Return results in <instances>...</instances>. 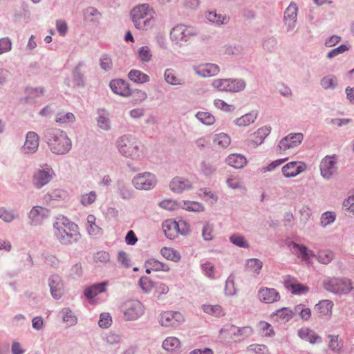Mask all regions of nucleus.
<instances>
[{
    "label": "nucleus",
    "mask_w": 354,
    "mask_h": 354,
    "mask_svg": "<svg viewBox=\"0 0 354 354\" xmlns=\"http://www.w3.org/2000/svg\"><path fill=\"white\" fill-rule=\"evenodd\" d=\"M53 234L64 245L77 241L80 236L78 226L65 217L58 218L53 224Z\"/></svg>",
    "instance_id": "1"
},
{
    "label": "nucleus",
    "mask_w": 354,
    "mask_h": 354,
    "mask_svg": "<svg viewBox=\"0 0 354 354\" xmlns=\"http://www.w3.org/2000/svg\"><path fill=\"white\" fill-rule=\"evenodd\" d=\"M134 26L142 30L151 29L156 24V12L149 4L145 3L134 7L131 12Z\"/></svg>",
    "instance_id": "2"
},
{
    "label": "nucleus",
    "mask_w": 354,
    "mask_h": 354,
    "mask_svg": "<svg viewBox=\"0 0 354 354\" xmlns=\"http://www.w3.org/2000/svg\"><path fill=\"white\" fill-rule=\"evenodd\" d=\"M116 147L122 156L131 159H138L145 152L144 145L132 136H120L116 141Z\"/></svg>",
    "instance_id": "3"
},
{
    "label": "nucleus",
    "mask_w": 354,
    "mask_h": 354,
    "mask_svg": "<svg viewBox=\"0 0 354 354\" xmlns=\"http://www.w3.org/2000/svg\"><path fill=\"white\" fill-rule=\"evenodd\" d=\"M45 138L48 147L54 153L64 154L71 147L70 139L62 130L57 129H48L46 132Z\"/></svg>",
    "instance_id": "4"
},
{
    "label": "nucleus",
    "mask_w": 354,
    "mask_h": 354,
    "mask_svg": "<svg viewBox=\"0 0 354 354\" xmlns=\"http://www.w3.org/2000/svg\"><path fill=\"white\" fill-rule=\"evenodd\" d=\"M253 333L250 326L237 327L226 325L220 330V338L224 341H241L250 337Z\"/></svg>",
    "instance_id": "5"
},
{
    "label": "nucleus",
    "mask_w": 354,
    "mask_h": 354,
    "mask_svg": "<svg viewBox=\"0 0 354 354\" xmlns=\"http://www.w3.org/2000/svg\"><path fill=\"white\" fill-rule=\"evenodd\" d=\"M165 236L169 239H174L180 234L186 235L190 231L189 224L184 221H176L174 219H167L162 224Z\"/></svg>",
    "instance_id": "6"
},
{
    "label": "nucleus",
    "mask_w": 354,
    "mask_h": 354,
    "mask_svg": "<svg viewBox=\"0 0 354 354\" xmlns=\"http://www.w3.org/2000/svg\"><path fill=\"white\" fill-rule=\"evenodd\" d=\"M196 28L184 24H179L174 27L170 32V38L176 44L182 46L187 42L192 37L198 35Z\"/></svg>",
    "instance_id": "7"
},
{
    "label": "nucleus",
    "mask_w": 354,
    "mask_h": 354,
    "mask_svg": "<svg viewBox=\"0 0 354 354\" xmlns=\"http://www.w3.org/2000/svg\"><path fill=\"white\" fill-rule=\"evenodd\" d=\"M121 309L127 320H136L145 313L143 305L138 300L135 299L124 302Z\"/></svg>",
    "instance_id": "8"
},
{
    "label": "nucleus",
    "mask_w": 354,
    "mask_h": 354,
    "mask_svg": "<svg viewBox=\"0 0 354 354\" xmlns=\"http://www.w3.org/2000/svg\"><path fill=\"white\" fill-rule=\"evenodd\" d=\"M324 287L326 290L336 294H346L353 288L350 280L337 278L326 280Z\"/></svg>",
    "instance_id": "9"
},
{
    "label": "nucleus",
    "mask_w": 354,
    "mask_h": 354,
    "mask_svg": "<svg viewBox=\"0 0 354 354\" xmlns=\"http://www.w3.org/2000/svg\"><path fill=\"white\" fill-rule=\"evenodd\" d=\"M160 324L167 328H177L185 322V317L178 311H165L160 316Z\"/></svg>",
    "instance_id": "10"
},
{
    "label": "nucleus",
    "mask_w": 354,
    "mask_h": 354,
    "mask_svg": "<svg viewBox=\"0 0 354 354\" xmlns=\"http://www.w3.org/2000/svg\"><path fill=\"white\" fill-rule=\"evenodd\" d=\"M133 183L136 189L147 190L155 186L156 179L153 174L151 173H144L134 177Z\"/></svg>",
    "instance_id": "11"
},
{
    "label": "nucleus",
    "mask_w": 354,
    "mask_h": 354,
    "mask_svg": "<svg viewBox=\"0 0 354 354\" xmlns=\"http://www.w3.org/2000/svg\"><path fill=\"white\" fill-rule=\"evenodd\" d=\"M304 136L301 133H290L279 141L278 147L281 152L297 147L302 141Z\"/></svg>",
    "instance_id": "12"
},
{
    "label": "nucleus",
    "mask_w": 354,
    "mask_h": 354,
    "mask_svg": "<svg viewBox=\"0 0 354 354\" xmlns=\"http://www.w3.org/2000/svg\"><path fill=\"white\" fill-rule=\"evenodd\" d=\"M54 176L53 169H39L32 176V182L35 187L41 189L49 183Z\"/></svg>",
    "instance_id": "13"
},
{
    "label": "nucleus",
    "mask_w": 354,
    "mask_h": 354,
    "mask_svg": "<svg viewBox=\"0 0 354 354\" xmlns=\"http://www.w3.org/2000/svg\"><path fill=\"white\" fill-rule=\"evenodd\" d=\"M306 169V165L305 163L292 161L285 165L281 169V172L285 177L292 178L302 173Z\"/></svg>",
    "instance_id": "14"
},
{
    "label": "nucleus",
    "mask_w": 354,
    "mask_h": 354,
    "mask_svg": "<svg viewBox=\"0 0 354 354\" xmlns=\"http://www.w3.org/2000/svg\"><path fill=\"white\" fill-rule=\"evenodd\" d=\"M336 160L334 156H326L320 163V171L325 178H330L336 171Z\"/></svg>",
    "instance_id": "15"
},
{
    "label": "nucleus",
    "mask_w": 354,
    "mask_h": 354,
    "mask_svg": "<svg viewBox=\"0 0 354 354\" xmlns=\"http://www.w3.org/2000/svg\"><path fill=\"white\" fill-rule=\"evenodd\" d=\"M258 297L261 301L266 304L276 302L280 299V295L277 290L266 287L259 289Z\"/></svg>",
    "instance_id": "16"
},
{
    "label": "nucleus",
    "mask_w": 354,
    "mask_h": 354,
    "mask_svg": "<svg viewBox=\"0 0 354 354\" xmlns=\"http://www.w3.org/2000/svg\"><path fill=\"white\" fill-rule=\"evenodd\" d=\"M39 144V136L33 131H29L26 134V141L22 148L23 151L28 154L33 153L37 150Z\"/></svg>",
    "instance_id": "17"
},
{
    "label": "nucleus",
    "mask_w": 354,
    "mask_h": 354,
    "mask_svg": "<svg viewBox=\"0 0 354 354\" xmlns=\"http://www.w3.org/2000/svg\"><path fill=\"white\" fill-rule=\"evenodd\" d=\"M286 288L291 290V292L295 295H301L306 293L309 291V288L301 283H299L296 279L288 276L284 281Z\"/></svg>",
    "instance_id": "18"
},
{
    "label": "nucleus",
    "mask_w": 354,
    "mask_h": 354,
    "mask_svg": "<svg viewBox=\"0 0 354 354\" xmlns=\"http://www.w3.org/2000/svg\"><path fill=\"white\" fill-rule=\"evenodd\" d=\"M270 127L265 126L258 129L251 135V138L248 140L249 145L252 147H257L263 143L265 138L270 133Z\"/></svg>",
    "instance_id": "19"
},
{
    "label": "nucleus",
    "mask_w": 354,
    "mask_h": 354,
    "mask_svg": "<svg viewBox=\"0 0 354 354\" xmlns=\"http://www.w3.org/2000/svg\"><path fill=\"white\" fill-rule=\"evenodd\" d=\"M290 246L292 252L297 255L298 258L307 263H310L311 257H314V254L312 250H308L303 245H299L295 243H292Z\"/></svg>",
    "instance_id": "20"
},
{
    "label": "nucleus",
    "mask_w": 354,
    "mask_h": 354,
    "mask_svg": "<svg viewBox=\"0 0 354 354\" xmlns=\"http://www.w3.org/2000/svg\"><path fill=\"white\" fill-rule=\"evenodd\" d=\"M50 293L55 299H59L64 293V284L59 276L52 275L49 278Z\"/></svg>",
    "instance_id": "21"
},
{
    "label": "nucleus",
    "mask_w": 354,
    "mask_h": 354,
    "mask_svg": "<svg viewBox=\"0 0 354 354\" xmlns=\"http://www.w3.org/2000/svg\"><path fill=\"white\" fill-rule=\"evenodd\" d=\"M194 71L198 75L207 77L217 75L220 69L216 64L207 63L194 67Z\"/></svg>",
    "instance_id": "22"
},
{
    "label": "nucleus",
    "mask_w": 354,
    "mask_h": 354,
    "mask_svg": "<svg viewBox=\"0 0 354 354\" xmlns=\"http://www.w3.org/2000/svg\"><path fill=\"white\" fill-rule=\"evenodd\" d=\"M298 336L311 344H320L322 342V338L319 335L307 327L300 328L298 330Z\"/></svg>",
    "instance_id": "23"
},
{
    "label": "nucleus",
    "mask_w": 354,
    "mask_h": 354,
    "mask_svg": "<svg viewBox=\"0 0 354 354\" xmlns=\"http://www.w3.org/2000/svg\"><path fill=\"white\" fill-rule=\"evenodd\" d=\"M110 87L113 93L121 96H129L131 94L129 84L122 80H112Z\"/></svg>",
    "instance_id": "24"
},
{
    "label": "nucleus",
    "mask_w": 354,
    "mask_h": 354,
    "mask_svg": "<svg viewBox=\"0 0 354 354\" xmlns=\"http://www.w3.org/2000/svg\"><path fill=\"white\" fill-rule=\"evenodd\" d=\"M145 267L147 274H150L151 272H168L170 270L167 264L154 259L146 261Z\"/></svg>",
    "instance_id": "25"
},
{
    "label": "nucleus",
    "mask_w": 354,
    "mask_h": 354,
    "mask_svg": "<svg viewBox=\"0 0 354 354\" xmlns=\"http://www.w3.org/2000/svg\"><path fill=\"white\" fill-rule=\"evenodd\" d=\"M107 285L108 282L104 281L88 287L84 290V295L91 302H93V299L96 295L106 291Z\"/></svg>",
    "instance_id": "26"
},
{
    "label": "nucleus",
    "mask_w": 354,
    "mask_h": 354,
    "mask_svg": "<svg viewBox=\"0 0 354 354\" xmlns=\"http://www.w3.org/2000/svg\"><path fill=\"white\" fill-rule=\"evenodd\" d=\"M333 302L328 299L320 301L315 306V310L320 317H330L332 315Z\"/></svg>",
    "instance_id": "27"
},
{
    "label": "nucleus",
    "mask_w": 354,
    "mask_h": 354,
    "mask_svg": "<svg viewBox=\"0 0 354 354\" xmlns=\"http://www.w3.org/2000/svg\"><path fill=\"white\" fill-rule=\"evenodd\" d=\"M192 184L187 180L180 177L174 178L170 183L171 190L176 193H180L192 188Z\"/></svg>",
    "instance_id": "28"
},
{
    "label": "nucleus",
    "mask_w": 354,
    "mask_h": 354,
    "mask_svg": "<svg viewBox=\"0 0 354 354\" xmlns=\"http://www.w3.org/2000/svg\"><path fill=\"white\" fill-rule=\"evenodd\" d=\"M226 162L231 167L236 169L243 168L247 164V159L245 156L238 153L230 154L226 159Z\"/></svg>",
    "instance_id": "29"
},
{
    "label": "nucleus",
    "mask_w": 354,
    "mask_h": 354,
    "mask_svg": "<svg viewBox=\"0 0 354 354\" xmlns=\"http://www.w3.org/2000/svg\"><path fill=\"white\" fill-rule=\"evenodd\" d=\"M297 6L295 3H291L285 10L284 21L288 26H291L295 23L297 16Z\"/></svg>",
    "instance_id": "30"
},
{
    "label": "nucleus",
    "mask_w": 354,
    "mask_h": 354,
    "mask_svg": "<svg viewBox=\"0 0 354 354\" xmlns=\"http://www.w3.org/2000/svg\"><path fill=\"white\" fill-rule=\"evenodd\" d=\"M181 346L180 340L176 337H168L162 342V347L169 353L178 351Z\"/></svg>",
    "instance_id": "31"
},
{
    "label": "nucleus",
    "mask_w": 354,
    "mask_h": 354,
    "mask_svg": "<svg viewBox=\"0 0 354 354\" xmlns=\"http://www.w3.org/2000/svg\"><path fill=\"white\" fill-rule=\"evenodd\" d=\"M48 214V209L41 206H35L30 210L29 216L32 221L37 222L47 217Z\"/></svg>",
    "instance_id": "32"
},
{
    "label": "nucleus",
    "mask_w": 354,
    "mask_h": 354,
    "mask_svg": "<svg viewBox=\"0 0 354 354\" xmlns=\"http://www.w3.org/2000/svg\"><path fill=\"white\" fill-rule=\"evenodd\" d=\"M257 117V113L256 112L248 113L236 119L234 123L238 127H245L254 123Z\"/></svg>",
    "instance_id": "33"
},
{
    "label": "nucleus",
    "mask_w": 354,
    "mask_h": 354,
    "mask_svg": "<svg viewBox=\"0 0 354 354\" xmlns=\"http://www.w3.org/2000/svg\"><path fill=\"white\" fill-rule=\"evenodd\" d=\"M258 333L262 337H274L275 333L273 327L265 321H261L257 326Z\"/></svg>",
    "instance_id": "34"
},
{
    "label": "nucleus",
    "mask_w": 354,
    "mask_h": 354,
    "mask_svg": "<svg viewBox=\"0 0 354 354\" xmlns=\"http://www.w3.org/2000/svg\"><path fill=\"white\" fill-rule=\"evenodd\" d=\"M160 253L165 259L174 262H178L181 259L180 252L172 248L164 247L161 249Z\"/></svg>",
    "instance_id": "35"
},
{
    "label": "nucleus",
    "mask_w": 354,
    "mask_h": 354,
    "mask_svg": "<svg viewBox=\"0 0 354 354\" xmlns=\"http://www.w3.org/2000/svg\"><path fill=\"white\" fill-rule=\"evenodd\" d=\"M202 309L204 313L215 316V317H221L224 315V311L223 308L218 304H205L202 306Z\"/></svg>",
    "instance_id": "36"
},
{
    "label": "nucleus",
    "mask_w": 354,
    "mask_h": 354,
    "mask_svg": "<svg viewBox=\"0 0 354 354\" xmlns=\"http://www.w3.org/2000/svg\"><path fill=\"white\" fill-rule=\"evenodd\" d=\"M165 79L167 83L171 85H181L184 82L183 80L172 69L165 71Z\"/></svg>",
    "instance_id": "37"
},
{
    "label": "nucleus",
    "mask_w": 354,
    "mask_h": 354,
    "mask_svg": "<svg viewBox=\"0 0 354 354\" xmlns=\"http://www.w3.org/2000/svg\"><path fill=\"white\" fill-rule=\"evenodd\" d=\"M128 76L131 81L138 83H145L149 81V75L138 70H131Z\"/></svg>",
    "instance_id": "38"
},
{
    "label": "nucleus",
    "mask_w": 354,
    "mask_h": 354,
    "mask_svg": "<svg viewBox=\"0 0 354 354\" xmlns=\"http://www.w3.org/2000/svg\"><path fill=\"white\" fill-rule=\"evenodd\" d=\"M213 142L215 146L220 148H225L230 145L231 139L227 134L221 133L214 136Z\"/></svg>",
    "instance_id": "39"
},
{
    "label": "nucleus",
    "mask_w": 354,
    "mask_h": 354,
    "mask_svg": "<svg viewBox=\"0 0 354 354\" xmlns=\"http://www.w3.org/2000/svg\"><path fill=\"white\" fill-rule=\"evenodd\" d=\"M328 338L329 339L328 348L334 353H340L343 344L341 341H339L338 335H329Z\"/></svg>",
    "instance_id": "40"
},
{
    "label": "nucleus",
    "mask_w": 354,
    "mask_h": 354,
    "mask_svg": "<svg viewBox=\"0 0 354 354\" xmlns=\"http://www.w3.org/2000/svg\"><path fill=\"white\" fill-rule=\"evenodd\" d=\"M84 18L88 21L98 22L101 18V14L95 8L89 7L84 12Z\"/></svg>",
    "instance_id": "41"
},
{
    "label": "nucleus",
    "mask_w": 354,
    "mask_h": 354,
    "mask_svg": "<svg viewBox=\"0 0 354 354\" xmlns=\"http://www.w3.org/2000/svg\"><path fill=\"white\" fill-rule=\"evenodd\" d=\"M227 91L230 92H239L245 87V82L241 80L229 79Z\"/></svg>",
    "instance_id": "42"
},
{
    "label": "nucleus",
    "mask_w": 354,
    "mask_h": 354,
    "mask_svg": "<svg viewBox=\"0 0 354 354\" xmlns=\"http://www.w3.org/2000/svg\"><path fill=\"white\" fill-rule=\"evenodd\" d=\"M277 320L282 322H288L292 317V311L288 308H282L276 311Z\"/></svg>",
    "instance_id": "43"
},
{
    "label": "nucleus",
    "mask_w": 354,
    "mask_h": 354,
    "mask_svg": "<svg viewBox=\"0 0 354 354\" xmlns=\"http://www.w3.org/2000/svg\"><path fill=\"white\" fill-rule=\"evenodd\" d=\"M75 115L72 113H58L56 115L55 122L59 124H68L75 121Z\"/></svg>",
    "instance_id": "44"
},
{
    "label": "nucleus",
    "mask_w": 354,
    "mask_h": 354,
    "mask_svg": "<svg viewBox=\"0 0 354 354\" xmlns=\"http://www.w3.org/2000/svg\"><path fill=\"white\" fill-rule=\"evenodd\" d=\"M63 317V321L68 325V326H73L76 324L77 322V318L73 315L71 309L68 308H64L62 309L61 312Z\"/></svg>",
    "instance_id": "45"
},
{
    "label": "nucleus",
    "mask_w": 354,
    "mask_h": 354,
    "mask_svg": "<svg viewBox=\"0 0 354 354\" xmlns=\"http://www.w3.org/2000/svg\"><path fill=\"white\" fill-rule=\"evenodd\" d=\"M181 206L183 209L192 212H202L204 209L202 204L195 201H185Z\"/></svg>",
    "instance_id": "46"
},
{
    "label": "nucleus",
    "mask_w": 354,
    "mask_h": 354,
    "mask_svg": "<svg viewBox=\"0 0 354 354\" xmlns=\"http://www.w3.org/2000/svg\"><path fill=\"white\" fill-rule=\"evenodd\" d=\"M95 221L94 215L90 214L87 216L88 232L91 235H96L101 232V229L95 225Z\"/></svg>",
    "instance_id": "47"
},
{
    "label": "nucleus",
    "mask_w": 354,
    "mask_h": 354,
    "mask_svg": "<svg viewBox=\"0 0 354 354\" xmlns=\"http://www.w3.org/2000/svg\"><path fill=\"white\" fill-rule=\"evenodd\" d=\"M333 252L329 250H324L319 252L317 254V260L321 263L328 264L333 259Z\"/></svg>",
    "instance_id": "48"
},
{
    "label": "nucleus",
    "mask_w": 354,
    "mask_h": 354,
    "mask_svg": "<svg viewBox=\"0 0 354 354\" xmlns=\"http://www.w3.org/2000/svg\"><path fill=\"white\" fill-rule=\"evenodd\" d=\"M207 19L218 25L225 24L228 21V18L218 15L216 12H209L207 15Z\"/></svg>",
    "instance_id": "49"
},
{
    "label": "nucleus",
    "mask_w": 354,
    "mask_h": 354,
    "mask_svg": "<svg viewBox=\"0 0 354 354\" xmlns=\"http://www.w3.org/2000/svg\"><path fill=\"white\" fill-rule=\"evenodd\" d=\"M247 268L256 274H259L262 268L263 263L258 259H250L246 263Z\"/></svg>",
    "instance_id": "50"
},
{
    "label": "nucleus",
    "mask_w": 354,
    "mask_h": 354,
    "mask_svg": "<svg viewBox=\"0 0 354 354\" xmlns=\"http://www.w3.org/2000/svg\"><path fill=\"white\" fill-rule=\"evenodd\" d=\"M197 118L206 125H211L214 123V117L208 112H198L196 115Z\"/></svg>",
    "instance_id": "51"
},
{
    "label": "nucleus",
    "mask_w": 354,
    "mask_h": 354,
    "mask_svg": "<svg viewBox=\"0 0 354 354\" xmlns=\"http://www.w3.org/2000/svg\"><path fill=\"white\" fill-rule=\"evenodd\" d=\"M96 197V193L95 192H91L88 194H82L80 201L84 206L89 205L95 201Z\"/></svg>",
    "instance_id": "52"
},
{
    "label": "nucleus",
    "mask_w": 354,
    "mask_h": 354,
    "mask_svg": "<svg viewBox=\"0 0 354 354\" xmlns=\"http://www.w3.org/2000/svg\"><path fill=\"white\" fill-rule=\"evenodd\" d=\"M93 259L97 263H106L109 261L110 255L109 252L102 250L94 255Z\"/></svg>",
    "instance_id": "53"
},
{
    "label": "nucleus",
    "mask_w": 354,
    "mask_h": 354,
    "mask_svg": "<svg viewBox=\"0 0 354 354\" xmlns=\"http://www.w3.org/2000/svg\"><path fill=\"white\" fill-rule=\"evenodd\" d=\"M229 79H217L212 82L213 86L218 91H227Z\"/></svg>",
    "instance_id": "54"
},
{
    "label": "nucleus",
    "mask_w": 354,
    "mask_h": 354,
    "mask_svg": "<svg viewBox=\"0 0 354 354\" xmlns=\"http://www.w3.org/2000/svg\"><path fill=\"white\" fill-rule=\"evenodd\" d=\"M295 313L300 315L301 319L308 320L311 316V310L308 308H305L303 305H298L295 308Z\"/></svg>",
    "instance_id": "55"
},
{
    "label": "nucleus",
    "mask_w": 354,
    "mask_h": 354,
    "mask_svg": "<svg viewBox=\"0 0 354 354\" xmlns=\"http://www.w3.org/2000/svg\"><path fill=\"white\" fill-rule=\"evenodd\" d=\"M215 106L225 111H232L234 109V106L232 104H227L221 99H216L214 102Z\"/></svg>",
    "instance_id": "56"
},
{
    "label": "nucleus",
    "mask_w": 354,
    "mask_h": 354,
    "mask_svg": "<svg viewBox=\"0 0 354 354\" xmlns=\"http://www.w3.org/2000/svg\"><path fill=\"white\" fill-rule=\"evenodd\" d=\"M138 57L142 62H149L151 59V54L148 46H142L138 50Z\"/></svg>",
    "instance_id": "57"
},
{
    "label": "nucleus",
    "mask_w": 354,
    "mask_h": 354,
    "mask_svg": "<svg viewBox=\"0 0 354 354\" xmlns=\"http://www.w3.org/2000/svg\"><path fill=\"white\" fill-rule=\"evenodd\" d=\"M202 269L205 274L212 279L215 278V268L210 262H206L202 265Z\"/></svg>",
    "instance_id": "58"
},
{
    "label": "nucleus",
    "mask_w": 354,
    "mask_h": 354,
    "mask_svg": "<svg viewBox=\"0 0 354 354\" xmlns=\"http://www.w3.org/2000/svg\"><path fill=\"white\" fill-rule=\"evenodd\" d=\"M335 78L334 76H326L321 80V85L325 88H334L335 86Z\"/></svg>",
    "instance_id": "59"
},
{
    "label": "nucleus",
    "mask_w": 354,
    "mask_h": 354,
    "mask_svg": "<svg viewBox=\"0 0 354 354\" xmlns=\"http://www.w3.org/2000/svg\"><path fill=\"white\" fill-rule=\"evenodd\" d=\"M230 241L232 243H233L234 245L248 248L249 247V244L247 242V241L244 239L243 236L240 235H233L230 236Z\"/></svg>",
    "instance_id": "60"
},
{
    "label": "nucleus",
    "mask_w": 354,
    "mask_h": 354,
    "mask_svg": "<svg viewBox=\"0 0 354 354\" xmlns=\"http://www.w3.org/2000/svg\"><path fill=\"white\" fill-rule=\"evenodd\" d=\"M139 284L141 288L146 292L151 291L153 288L152 281L147 277H141Z\"/></svg>",
    "instance_id": "61"
},
{
    "label": "nucleus",
    "mask_w": 354,
    "mask_h": 354,
    "mask_svg": "<svg viewBox=\"0 0 354 354\" xmlns=\"http://www.w3.org/2000/svg\"><path fill=\"white\" fill-rule=\"evenodd\" d=\"M12 48V43L8 37L0 39V55L10 51Z\"/></svg>",
    "instance_id": "62"
},
{
    "label": "nucleus",
    "mask_w": 354,
    "mask_h": 354,
    "mask_svg": "<svg viewBox=\"0 0 354 354\" xmlns=\"http://www.w3.org/2000/svg\"><path fill=\"white\" fill-rule=\"evenodd\" d=\"M335 214L333 212H327L322 214L321 218V224L322 226H326L334 222Z\"/></svg>",
    "instance_id": "63"
},
{
    "label": "nucleus",
    "mask_w": 354,
    "mask_h": 354,
    "mask_svg": "<svg viewBox=\"0 0 354 354\" xmlns=\"http://www.w3.org/2000/svg\"><path fill=\"white\" fill-rule=\"evenodd\" d=\"M226 183L229 187L232 189H242V183L241 180L237 176H232L227 179Z\"/></svg>",
    "instance_id": "64"
}]
</instances>
